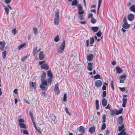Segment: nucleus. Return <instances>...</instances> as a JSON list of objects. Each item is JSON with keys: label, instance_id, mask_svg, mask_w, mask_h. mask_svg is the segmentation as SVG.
I'll list each match as a JSON object with an SVG mask.
<instances>
[{"label": "nucleus", "instance_id": "51", "mask_svg": "<svg viewBox=\"0 0 135 135\" xmlns=\"http://www.w3.org/2000/svg\"><path fill=\"white\" fill-rule=\"evenodd\" d=\"M96 35L98 37H100L102 35V33L100 31H99L96 33Z\"/></svg>", "mask_w": 135, "mask_h": 135}, {"label": "nucleus", "instance_id": "43", "mask_svg": "<svg viewBox=\"0 0 135 135\" xmlns=\"http://www.w3.org/2000/svg\"><path fill=\"white\" fill-rule=\"evenodd\" d=\"M83 14H79L78 17L81 20H83L84 19L83 16Z\"/></svg>", "mask_w": 135, "mask_h": 135}, {"label": "nucleus", "instance_id": "57", "mask_svg": "<svg viewBox=\"0 0 135 135\" xmlns=\"http://www.w3.org/2000/svg\"><path fill=\"white\" fill-rule=\"evenodd\" d=\"M65 110L66 111V113L68 114L69 116L70 115V113L68 111V109L66 108H65Z\"/></svg>", "mask_w": 135, "mask_h": 135}, {"label": "nucleus", "instance_id": "28", "mask_svg": "<svg viewBox=\"0 0 135 135\" xmlns=\"http://www.w3.org/2000/svg\"><path fill=\"white\" fill-rule=\"evenodd\" d=\"M26 45L25 43H23L22 44L20 45L17 47V49L18 50H20L21 48L24 47Z\"/></svg>", "mask_w": 135, "mask_h": 135}, {"label": "nucleus", "instance_id": "12", "mask_svg": "<svg viewBox=\"0 0 135 135\" xmlns=\"http://www.w3.org/2000/svg\"><path fill=\"white\" fill-rule=\"evenodd\" d=\"M93 63H88V66H87V69L90 71L92 70L93 68Z\"/></svg>", "mask_w": 135, "mask_h": 135}, {"label": "nucleus", "instance_id": "53", "mask_svg": "<svg viewBox=\"0 0 135 135\" xmlns=\"http://www.w3.org/2000/svg\"><path fill=\"white\" fill-rule=\"evenodd\" d=\"M66 94H65L64 95L63 97V101L64 102H65L66 100Z\"/></svg>", "mask_w": 135, "mask_h": 135}, {"label": "nucleus", "instance_id": "46", "mask_svg": "<svg viewBox=\"0 0 135 135\" xmlns=\"http://www.w3.org/2000/svg\"><path fill=\"white\" fill-rule=\"evenodd\" d=\"M90 44H92L94 42V39L93 37L90 38Z\"/></svg>", "mask_w": 135, "mask_h": 135}, {"label": "nucleus", "instance_id": "5", "mask_svg": "<svg viewBox=\"0 0 135 135\" xmlns=\"http://www.w3.org/2000/svg\"><path fill=\"white\" fill-rule=\"evenodd\" d=\"M3 7H4V9L6 12V14L7 15H8L9 12V9L11 10H12V8L10 7L9 5H8L7 7L6 5H4Z\"/></svg>", "mask_w": 135, "mask_h": 135}, {"label": "nucleus", "instance_id": "63", "mask_svg": "<svg viewBox=\"0 0 135 135\" xmlns=\"http://www.w3.org/2000/svg\"><path fill=\"white\" fill-rule=\"evenodd\" d=\"M17 90L16 89H15L14 90H13V92L15 93V94H17L18 93H17Z\"/></svg>", "mask_w": 135, "mask_h": 135}, {"label": "nucleus", "instance_id": "33", "mask_svg": "<svg viewBox=\"0 0 135 135\" xmlns=\"http://www.w3.org/2000/svg\"><path fill=\"white\" fill-rule=\"evenodd\" d=\"M108 83L106 82H105L104 83L102 87V89L103 90H106V87L105 85L108 86Z\"/></svg>", "mask_w": 135, "mask_h": 135}, {"label": "nucleus", "instance_id": "9", "mask_svg": "<svg viewBox=\"0 0 135 135\" xmlns=\"http://www.w3.org/2000/svg\"><path fill=\"white\" fill-rule=\"evenodd\" d=\"M18 121L19 122L18 125L20 127H25V124L23 123L24 122L23 119L21 118Z\"/></svg>", "mask_w": 135, "mask_h": 135}, {"label": "nucleus", "instance_id": "13", "mask_svg": "<svg viewBox=\"0 0 135 135\" xmlns=\"http://www.w3.org/2000/svg\"><path fill=\"white\" fill-rule=\"evenodd\" d=\"M134 17V15L132 13L129 14L127 16L128 20L130 21H132L133 20Z\"/></svg>", "mask_w": 135, "mask_h": 135}, {"label": "nucleus", "instance_id": "44", "mask_svg": "<svg viewBox=\"0 0 135 135\" xmlns=\"http://www.w3.org/2000/svg\"><path fill=\"white\" fill-rule=\"evenodd\" d=\"M96 21V20L93 17H92L91 20V22L93 24L95 23Z\"/></svg>", "mask_w": 135, "mask_h": 135}, {"label": "nucleus", "instance_id": "50", "mask_svg": "<svg viewBox=\"0 0 135 135\" xmlns=\"http://www.w3.org/2000/svg\"><path fill=\"white\" fill-rule=\"evenodd\" d=\"M40 87L43 90H45L46 89V87L45 86L43 85L42 84L41 85H40Z\"/></svg>", "mask_w": 135, "mask_h": 135}, {"label": "nucleus", "instance_id": "10", "mask_svg": "<svg viewBox=\"0 0 135 135\" xmlns=\"http://www.w3.org/2000/svg\"><path fill=\"white\" fill-rule=\"evenodd\" d=\"M126 77V75L125 74L120 75L119 77V78L120 79V80L119 81L120 83H123L124 80L125 79Z\"/></svg>", "mask_w": 135, "mask_h": 135}, {"label": "nucleus", "instance_id": "7", "mask_svg": "<svg viewBox=\"0 0 135 135\" xmlns=\"http://www.w3.org/2000/svg\"><path fill=\"white\" fill-rule=\"evenodd\" d=\"M30 89L31 90V89H35L36 88V85L35 82H30L29 83Z\"/></svg>", "mask_w": 135, "mask_h": 135}, {"label": "nucleus", "instance_id": "30", "mask_svg": "<svg viewBox=\"0 0 135 135\" xmlns=\"http://www.w3.org/2000/svg\"><path fill=\"white\" fill-rule=\"evenodd\" d=\"M35 127L36 131L38 132V133L40 134H41V132L42 131V130L41 131V130L40 129V127Z\"/></svg>", "mask_w": 135, "mask_h": 135}, {"label": "nucleus", "instance_id": "62", "mask_svg": "<svg viewBox=\"0 0 135 135\" xmlns=\"http://www.w3.org/2000/svg\"><path fill=\"white\" fill-rule=\"evenodd\" d=\"M86 45L87 47H88L89 45V41L88 40H87L86 41Z\"/></svg>", "mask_w": 135, "mask_h": 135}, {"label": "nucleus", "instance_id": "60", "mask_svg": "<svg viewBox=\"0 0 135 135\" xmlns=\"http://www.w3.org/2000/svg\"><path fill=\"white\" fill-rule=\"evenodd\" d=\"M110 132L107 129L106 131V135H109V134Z\"/></svg>", "mask_w": 135, "mask_h": 135}, {"label": "nucleus", "instance_id": "4", "mask_svg": "<svg viewBox=\"0 0 135 135\" xmlns=\"http://www.w3.org/2000/svg\"><path fill=\"white\" fill-rule=\"evenodd\" d=\"M124 127H119L118 130L120 132L118 135H126V132L125 131Z\"/></svg>", "mask_w": 135, "mask_h": 135}, {"label": "nucleus", "instance_id": "58", "mask_svg": "<svg viewBox=\"0 0 135 135\" xmlns=\"http://www.w3.org/2000/svg\"><path fill=\"white\" fill-rule=\"evenodd\" d=\"M4 1L6 4H9L11 2V0H4Z\"/></svg>", "mask_w": 135, "mask_h": 135}, {"label": "nucleus", "instance_id": "61", "mask_svg": "<svg viewBox=\"0 0 135 135\" xmlns=\"http://www.w3.org/2000/svg\"><path fill=\"white\" fill-rule=\"evenodd\" d=\"M93 16V14L92 13H90V14H89L88 16V18H90L91 17H92Z\"/></svg>", "mask_w": 135, "mask_h": 135}, {"label": "nucleus", "instance_id": "34", "mask_svg": "<svg viewBox=\"0 0 135 135\" xmlns=\"http://www.w3.org/2000/svg\"><path fill=\"white\" fill-rule=\"evenodd\" d=\"M41 81L42 84L44 85L45 86L47 85V82L46 80H41Z\"/></svg>", "mask_w": 135, "mask_h": 135}, {"label": "nucleus", "instance_id": "22", "mask_svg": "<svg viewBox=\"0 0 135 135\" xmlns=\"http://www.w3.org/2000/svg\"><path fill=\"white\" fill-rule=\"evenodd\" d=\"M116 110H112L110 112V114L111 116H113L116 115Z\"/></svg>", "mask_w": 135, "mask_h": 135}, {"label": "nucleus", "instance_id": "8", "mask_svg": "<svg viewBox=\"0 0 135 135\" xmlns=\"http://www.w3.org/2000/svg\"><path fill=\"white\" fill-rule=\"evenodd\" d=\"M102 84V81L100 80H96L94 83V85L97 88H99L100 87Z\"/></svg>", "mask_w": 135, "mask_h": 135}, {"label": "nucleus", "instance_id": "16", "mask_svg": "<svg viewBox=\"0 0 135 135\" xmlns=\"http://www.w3.org/2000/svg\"><path fill=\"white\" fill-rule=\"evenodd\" d=\"M41 68L42 69L47 70L49 69V66L47 64L45 63L41 65Z\"/></svg>", "mask_w": 135, "mask_h": 135}, {"label": "nucleus", "instance_id": "59", "mask_svg": "<svg viewBox=\"0 0 135 135\" xmlns=\"http://www.w3.org/2000/svg\"><path fill=\"white\" fill-rule=\"evenodd\" d=\"M45 61H40L39 62V65H42V64L45 63Z\"/></svg>", "mask_w": 135, "mask_h": 135}, {"label": "nucleus", "instance_id": "55", "mask_svg": "<svg viewBox=\"0 0 135 135\" xmlns=\"http://www.w3.org/2000/svg\"><path fill=\"white\" fill-rule=\"evenodd\" d=\"M27 56H25L23 57L21 59V60L22 61H24L25 60L27 57Z\"/></svg>", "mask_w": 135, "mask_h": 135}, {"label": "nucleus", "instance_id": "40", "mask_svg": "<svg viewBox=\"0 0 135 135\" xmlns=\"http://www.w3.org/2000/svg\"><path fill=\"white\" fill-rule=\"evenodd\" d=\"M33 30L34 31L33 33L35 35L37 34V29L36 28L34 27L33 28Z\"/></svg>", "mask_w": 135, "mask_h": 135}, {"label": "nucleus", "instance_id": "54", "mask_svg": "<svg viewBox=\"0 0 135 135\" xmlns=\"http://www.w3.org/2000/svg\"><path fill=\"white\" fill-rule=\"evenodd\" d=\"M119 89L120 90L122 91H124L125 90V87L121 88L119 87Z\"/></svg>", "mask_w": 135, "mask_h": 135}, {"label": "nucleus", "instance_id": "17", "mask_svg": "<svg viewBox=\"0 0 135 135\" xmlns=\"http://www.w3.org/2000/svg\"><path fill=\"white\" fill-rule=\"evenodd\" d=\"M93 58V55L90 54L87 56V59L88 61H90L92 60Z\"/></svg>", "mask_w": 135, "mask_h": 135}, {"label": "nucleus", "instance_id": "35", "mask_svg": "<svg viewBox=\"0 0 135 135\" xmlns=\"http://www.w3.org/2000/svg\"><path fill=\"white\" fill-rule=\"evenodd\" d=\"M78 4V2L77 0H73L72 3V5L74 6Z\"/></svg>", "mask_w": 135, "mask_h": 135}, {"label": "nucleus", "instance_id": "32", "mask_svg": "<svg viewBox=\"0 0 135 135\" xmlns=\"http://www.w3.org/2000/svg\"><path fill=\"white\" fill-rule=\"evenodd\" d=\"M122 110L123 109L121 108V109L118 110H116V115H117L121 113L122 112Z\"/></svg>", "mask_w": 135, "mask_h": 135}, {"label": "nucleus", "instance_id": "25", "mask_svg": "<svg viewBox=\"0 0 135 135\" xmlns=\"http://www.w3.org/2000/svg\"><path fill=\"white\" fill-rule=\"evenodd\" d=\"M95 105L96 106V109L98 110L99 108V101L98 100H96L95 102Z\"/></svg>", "mask_w": 135, "mask_h": 135}, {"label": "nucleus", "instance_id": "27", "mask_svg": "<svg viewBox=\"0 0 135 135\" xmlns=\"http://www.w3.org/2000/svg\"><path fill=\"white\" fill-rule=\"evenodd\" d=\"M78 129L80 132L83 134L84 133V127H79Z\"/></svg>", "mask_w": 135, "mask_h": 135}, {"label": "nucleus", "instance_id": "6", "mask_svg": "<svg viewBox=\"0 0 135 135\" xmlns=\"http://www.w3.org/2000/svg\"><path fill=\"white\" fill-rule=\"evenodd\" d=\"M77 8L78 10V14H83L84 13V11L83 10L82 7L80 4H78L77 6Z\"/></svg>", "mask_w": 135, "mask_h": 135}, {"label": "nucleus", "instance_id": "31", "mask_svg": "<svg viewBox=\"0 0 135 135\" xmlns=\"http://www.w3.org/2000/svg\"><path fill=\"white\" fill-rule=\"evenodd\" d=\"M131 11L134 12H135V6L134 5H133L130 8Z\"/></svg>", "mask_w": 135, "mask_h": 135}, {"label": "nucleus", "instance_id": "41", "mask_svg": "<svg viewBox=\"0 0 135 135\" xmlns=\"http://www.w3.org/2000/svg\"><path fill=\"white\" fill-rule=\"evenodd\" d=\"M52 78L49 77L47 78V82L51 84L52 81Z\"/></svg>", "mask_w": 135, "mask_h": 135}, {"label": "nucleus", "instance_id": "38", "mask_svg": "<svg viewBox=\"0 0 135 135\" xmlns=\"http://www.w3.org/2000/svg\"><path fill=\"white\" fill-rule=\"evenodd\" d=\"M59 40V37L58 35H57L54 38V40L55 42H57Z\"/></svg>", "mask_w": 135, "mask_h": 135}, {"label": "nucleus", "instance_id": "42", "mask_svg": "<svg viewBox=\"0 0 135 135\" xmlns=\"http://www.w3.org/2000/svg\"><path fill=\"white\" fill-rule=\"evenodd\" d=\"M17 31L16 28H13L12 30V32L13 35H15L17 33Z\"/></svg>", "mask_w": 135, "mask_h": 135}, {"label": "nucleus", "instance_id": "36", "mask_svg": "<svg viewBox=\"0 0 135 135\" xmlns=\"http://www.w3.org/2000/svg\"><path fill=\"white\" fill-rule=\"evenodd\" d=\"M6 43L4 41L0 42V45L1 47H5Z\"/></svg>", "mask_w": 135, "mask_h": 135}, {"label": "nucleus", "instance_id": "21", "mask_svg": "<svg viewBox=\"0 0 135 135\" xmlns=\"http://www.w3.org/2000/svg\"><path fill=\"white\" fill-rule=\"evenodd\" d=\"M123 102L122 104V106L123 107H126V105L127 103V99L124 98H123L122 99Z\"/></svg>", "mask_w": 135, "mask_h": 135}, {"label": "nucleus", "instance_id": "24", "mask_svg": "<svg viewBox=\"0 0 135 135\" xmlns=\"http://www.w3.org/2000/svg\"><path fill=\"white\" fill-rule=\"evenodd\" d=\"M46 77V74L45 72H43L41 76V80H45Z\"/></svg>", "mask_w": 135, "mask_h": 135}, {"label": "nucleus", "instance_id": "48", "mask_svg": "<svg viewBox=\"0 0 135 135\" xmlns=\"http://www.w3.org/2000/svg\"><path fill=\"white\" fill-rule=\"evenodd\" d=\"M22 131L23 134H28V132L27 131L26 129H23Z\"/></svg>", "mask_w": 135, "mask_h": 135}, {"label": "nucleus", "instance_id": "14", "mask_svg": "<svg viewBox=\"0 0 135 135\" xmlns=\"http://www.w3.org/2000/svg\"><path fill=\"white\" fill-rule=\"evenodd\" d=\"M29 113L30 115V116L31 117V119H32V122L33 124L34 127H36L35 124V123L34 121L33 116L32 114V112L31 111H30L29 112Z\"/></svg>", "mask_w": 135, "mask_h": 135}, {"label": "nucleus", "instance_id": "18", "mask_svg": "<svg viewBox=\"0 0 135 135\" xmlns=\"http://www.w3.org/2000/svg\"><path fill=\"white\" fill-rule=\"evenodd\" d=\"M107 103V100L105 98H104L102 101V105L103 107L105 106Z\"/></svg>", "mask_w": 135, "mask_h": 135}, {"label": "nucleus", "instance_id": "29", "mask_svg": "<svg viewBox=\"0 0 135 135\" xmlns=\"http://www.w3.org/2000/svg\"><path fill=\"white\" fill-rule=\"evenodd\" d=\"M47 76L50 77L52 78L53 74L50 70H49L47 72Z\"/></svg>", "mask_w": 135, "mask_h": 135}, {"label": "nucleus", "instance_id": "49", "mask_svg": "<svg viewBox=\"0 0 135 135\" xmlns=\"http://www.w3.org/2000/svg\"><path fill=\"white\" fill-rule=\"evenodd\" d=\"M111 86L112 89L114 90V88L113 85V81H112L111 82Z\"/></svg>", "mask_w": 135, "mask_h": 135}, {"label": "nucleus", "instance_id": "19", "mask_svg": "<svg viewBox=\"0 0 135 135\" xmlns=\"http://www.w3.org/2000/svg\"><path fill=\"white\" fill-rule=\"evenodd\" d=\"M115 68L118 73H120L123 71V70L118 66H116Z\"/></svg>", "mask_w": 135, "mask_h": 135}, {"label": "nucleus", "instance_id": "47", "mask_svg": "<svg viewBox=\"0 0 135 135\" xmlns=\"http://www.w3.org/2000/svg\"><path fill=\"white\" fill-rule=\"evenodd\" d=\"M37 49V46H36L35 47L34 49L33 50V55H34L35 54H36V51Z\"/></svg>", "mask_w": 135, "mask_h": 135}, {"label": "nucleus", "instance_id": "23", "mask_svg": "<svg viewBox=\"0 0 135 135\" xmlns=\"http://www.w3.org/2000/svg\"><path fill=\"white\" fill-rule=\"evenodd\" d=\"M95 129L94 127H90L89 129V131L91 134H92L95 131Z\"/></svg>", "mask_w": 135, "mask_h": 135}, {"label": "nucleus", "instance_id": "26", "mask_svg": "<svg viewBox=\"0 0 135 135\" xmlns=\"http://www.w3.org/2000/svg\"><path fill=\"white\" fill-rule=\"evenodd\" d=\"M91 30L94 32H96L98 30V27H92L91 28Z\"/></svg>", "mask_w": 135, "mask_h": 135}, {"label": "nucleus", "instance_id": "11", "mask_svg": "<svg viewBox=\"0 0 135 135\" xmlns=\"http://www.w3.org/2000/svg\"><path fill=\"white\" fill-rule=\"evenodd\" d=\"M54 91L56 94H58L59 93V89L57 84H56L55 86Z\"/></svg>", "mask_w": 135, "mask_h": 135}, {"label": "nucleus", "instance_id": "52", "mask_svg": "<svg viewBox=\"0 0 135 135\" xmlns=\"http://www.w3.org/2000/svg\"><path fill=\"white\" fill-rule=\"evenodd\" d=\"M106 92L105 91H103L102 93V97L103 98L106 97Z\"/></svg>", "mask_w": 135, "mask_h": 135}, {"label": "nucleus", "instance_id": "39", "mask_svg": "<svg viewBox=\"0 0 135 135\" xmlns=\"http://www.w3.org/2000/svg\"><path fill=\"white\" fill-rule=\"evenodd\" d=\"M6 52L5 51H4L2 52V57L3 59H5L6 57Z\"/></svg>", "mask_w": 135, "mask_h": 135}, {"label": "nucleus", "instance_id": "15", "mask_svg": "<svg viewBox=\"0 0 135 135\" xmlns=\"http://www.w3.org/2000/svg\"><path fill=\"white\" fill-rule=\"evenodd\" d=\"M44 54L43 52L42 51H41L39 53V59L41 60H42L44 59Z\"/></svg>", "mask_w": 135, "mask_h": 135}, {"label": "nucleus", "instance_id": "45", "mask_svg": "<svg viewBox=\"0 0 135 135\" xmlns=\"http://www.w3.org/2000/svg\"><path fill=\"white\" fill-rule=\"evenodd\" d=\"M106 115L105 114H104L103 115V117H102V119H103V121H102V122H105V119H106Z\"/></svg>", "mask_w": 135, "mask_h": 135}, {"label": "nucleus", "instance_id": "64", "mask_svg": "<svg viewBox=\"0 0 135 135\" xmlns=\"http://www.w3.org/2000/svg\"><path fill=\"white\" fill-rule=\"evenodd\" d=\"M102 2V0H99L98 2V5H101V4Z\"/></svg>", "mask_w": 135, "mask_h": 135}, {"label": "nucleus", "instance_id": "1", "mask_svg": "<svg viewBox=\"0 0 135 135\" xmlns=\"http://www.w3.org/2000/svg\"><path fill=\"white\" fill-rule=\"evenodd\" d=\"M65 44V40H63L57 50V52L58 53L60 54H61L63 52L64 49Z\"/></svg>", "mask_w": 135, "mask_h": 135}, {"label": "nucleus", "instance_id": "2", "mask_svg": "<svg viewBox=\"0 0 135 135\" xmlns=\"http://www.w3.org/2000/svg\"><path fill=\"white\" fill-rule=\"evenodd\" d=\"M123 24L122 25V27L123 28L125 29L128 28L130 26V25L128 23L127 21V19L126 16L124 17L123 19Z\"/></svg>", "mask_w": 135, "mask_h": 135}, {"label": "nucleus", "instance_id": "20", "mask_svg": "<svg viewBox=\"0 0 135 135\" xmlns=\"http://www.w3.org/2000/svg\"><path fill=\"white\" fill-rule=\"evenodd\" d=\"M118 122L119 124L120 125H121L123 123V118L121 116H120L118 119Z\"/></svg>", "mask_w": 135, "mask_h": 135}, {"label": "nucleus", "instance_id": "3", "mask_svg": "<svg viewBox=\"0 0 135 135\" xmlns=\"http://www.w3.org/2000/svg\"><path fill=\"white\" fill-rule=\"evenodd\" d=\"M59 21V12L57 11L55 13V17L54 19V24L55 25H58Z\"/></svg>", "mask_w": 135, "mask_h": 135}, {"label": "nucleus", "instance_id": "37", "mask_svg": "<svg viewBox=\"0 0 135 135\" xmlns=\"http://www.w3.org/2000/svg\"><path fill=\"white\" fill-rule=\"evenodd\" d=\"M95 79H100V76L99 74H97L93 77Z\"/></svg>", "mask_w": 135, "mask_h": 135}, {"label": "nucleus", "instance_id": "56", "mask_svg": "<svg viewBox=\"0 0 135 135\" xmlns=\"http://www.w3.org/2000/svg\"><path fill=\"white\" fill-rule=\"evenodd\" d=\"M52 117H53V118L52 119V122H53L54 123H55L56 122V121H55V115H53L52 116Z\"/></svg>", "mask_w": 135, "mask_h": 135}]
</instances>
